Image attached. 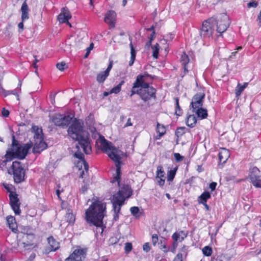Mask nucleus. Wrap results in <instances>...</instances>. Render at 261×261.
Wrapping results in <instances>:
<instances>
[{
	"mask_svg": "<svg viewBox=\"0 0 261 261\" xmlns=\"http://www.w3.org/2000/svg\"><path fill=\"white\" fill-rule=\"evenodd\" d=\"M96 144L116 164V174L114 177L112 182H117L119 187V189L117 193L113 195L111 202L113 203L114 212V219L116 221L118 219V214L124 201L128 198L132 194V191L128 185L120 183L121 160L123 156L127 155L126 153L115 147L111 142L106 140L103 137H99L96 141Z\"/></svg>",
	"mask_w": 261,
	"mask_h": 261,
	"instance_id": "f257e3e1",
	"label": "nucleus"
},
{
	"mask_svg": "<svg viewBox=\"0 0 261 261\" xmlns=\"http://www.w3.org/2000/svg\"><path fill=\"white\" fill-rule=\"evenodd\" d=\"M84 122L82 120L75 119L69 126L67 132L69 136L78 142L83 151L90 154L91 147L88 137V133L84 130Z\"/></svg>",
	"mask_w": 261,
	"mask_h": 261,
	"instance_id": "f03ea898",
	"label": "nucleus"
},
{
	"mask_svg": "<svg viewBox=\"0 0 261 261\" xmlns=\"http://www.w3.org/2000/svg\"><path fill=\"white\" fill-rule=\"evenodd\" d=\"M106 205L100 201L93 202L85 212V220L97 227L103 226L102 220L106 215Z\"/></svg>",
	"mask_w": 261,
	"mask_h": 261,
	"instance_id": "7ed1b4c3",
	"label": "nucleus"
},
{
	"mask_svg": "<svg viewBox=\"0 0 261 261\" xmlns=\"http://www.w3.org/2000/svg\"><path fill=\"white\" fill-rule=\"evenodd\" d=\"M150 76L148 74L138 75L132 88L130 96L138 94L141 98L146 101L154 96L155 89L148 86L147 82Z\"/></svg>",
	"mask_w": 261,
	"mask_h": 261,
	"instance_id": "20e7f679",
	"label": "nucleus"
},
{
	"mask_svg": "<svg viewBox=\"0 0 261 261\" xmlns=\"http://www.w3.org/2000/svg\"><path fill=\"white\" fill-rule=\"evenodd\" d=\"M32 132L34 133L33 152L39 153L47 147V144L43 141L42 129L37 126H33Z\"/></svg>",
	"mask_w": 261,
	"mask_h": 261,
	"instance_id": "39448f33",
	"label": "nucleus"
},
{
	"mask_svg": "<svg viewBox=\"0 0 261 261\" xmlns=\"http://www.w3.org/2000/svg\"><path fill=\"white\" fill-rule=\"evenodd\" d=\"M8 172L13 174L14 181L17 183H19L24 179V170L19 162H13Z\"/></svg>",
	"mask_w": 261,
	"mask_h": 261,
	"instance_id": "423d86ee",
	"label": "nucleus"
},
{
	"mask_svg": "<svg viewBox=\"0 0 261 261\" xmlns=\"http://www.w3.org/2000/svg\"><path fill=\"white\" fill-rule=\"evenodd\" d=\"M77 151H75L74 156L80 159L76 165V168L79 171V174L82 178L84 177L85 172H87L88 170V165L83 159V154L80 150V147L76 144Z\"/></svg>",
	"mask_w": 261,
	"mask_h": 261,
	"instance_id": "0eeeda50",
	"label": "nucleus"
},
{
	"mask_svg": "<svg viewBox=\"0 0 261 261\" xmlns=\"http://www.w3.org/2000/svg\"><path fill=\"white\" fill-rule=\"evenodd\" d=\"M248 179L254 187L261 188V171L256 167L249 168Z\"/></svg>",
	"mask_w": 261,
	"mask_h": 261,
	"instance_id": "6e6552de",
	"label": "nucleus"
},
{
	"mask_svg": "<svg viewBox=\"0 0 261 261\" xmlns=\"http://www.w3.org/2000/svg\"><path fill=\"white\" fill-rule=\"evenodd\" d=\"M216 19L211 18L204 21L200 31V35L203 37L211 36L214 30V25L216 24Z\"/></svg>",
	"mask_w": 261,
	"mask_h": 261,
	"instance_id": "1a4fd4ad",
	"label": "nucleus"
},
{
	"mask_svg": "<svg viewBox=\"0 0 261 261\" xmlns=\"http://www.w3.org/2000/svg\"><path fill=\"white\" fill-rule=\"evenodd\" d=\"M230 23L228 16L225 14H221L216 20V24L217 27V32L220 34L224 32L229 25Z\"/></svg>",
	"mask_w": 261,
	"mask_h": 261,
	"instance_id": "9d476101",
	"label": "nucleus"
},
{
	"mask_svg": "<svg viewBox=\"0 0 261 261\" xmlns=\"http://www.w3.org/2000/svg\"><path fill=\"white\" fill-rule=\"evenodd\" d=\"M72 120V117L69 115H64L56 114L52 118V121L55 125L60 126H67Z\"/></svg>",
	"mask_w": 261,
	"mask_h": 261,
	"instance_id": "9b49d317",
	"label": "nucleus"
},
{
	"mask_svg": "<svg viewBox=\"0 0 261 261\" xmlns=\"http://www.w3.org/2000/svg\"><path fill=\"white\" fill-rule=\"evenodd\" d=\"M204 97L205 94L203 93H199L194 96L191 103L192 111L202 107Z\"/></svg>",
	"mask_w": 261,
	"mask_h": 261,
	"instance_id": "f8f14e48",
	"label": "nucleus"
},
{
	"mask_svg": "<svg viewBox=\"0 0 261 261\" xmlns=\"http://www.w3.org/2000/svg\"><path fill=\"white\" fill-rule=\"evenodd\" d=\"M85 251L84 249H75L73 253L66 259L65 261H82L85 258Z\"/></svg>",
	"mask_w": 261,
	"mask_h": 261,
	"instance_id": "ddd939ff",
	"label": "nucleus"
},
{
	"mask_svg": "<svg viewBox=\"0 0 261 261\" xmlns=\"http://www.w3.org/2000/svg\"><path fill=\"white\" fill-rule=\"evenodd\" d=\"M10 200L11 206L16 215H19L20 213V203L17 198V195L14 193H10Z\"/></svg>",
	"mask_w": 261,
	"mask_h": 261,
	"instance_id": "4468645a",
	"label": "nucleus"
},
{
	"mask_svg": "<svg viewBox=\"0 0 261 261\" xmlns=\"http://www.w3.org/2000/svg\"><path fill=\"white\" fill-rule=\"evenodd\" d=\"M104 21L109 25L110 29L114 28L116 21L115 12L113 10L108 11L105 15Z\"/></svg>",
	"mask_w": 261,
	"mask_h": 261,
	"instance_id": "2eb2a0df",
	"label": "nucleus"
},
{
	"mask_svg": "<svg viewBox=\"0 0 261 261\" xmlns=\"http://www.w3.org/2000/svg\"><path fill=\"white\" fill-rule=\"evenodd\" d=\"M71 17L69 11L67 9H63L62 12L59 15L58 19L60 23H66L71 27V25L68 21Z\"/></svg>",
	"mask_w": 261,
	"mask_h": 261,
	"instance_id": "dca6fc26",
	"label": "nucleus"
},
{
	"mask_svg": "<svg viewBox=\"0 0 261 261\" xmlns=\"http://www.w3.org/2000/svg\"><path fill=\"white\" fill-rule=\"evenodd\" d=\"M35 237L33 233H24L22 236V243L24 247L28 246H32L33 245V241L34 240Z\"/></svg>",
	"mask_w": 261,
	"mask_h": 261,
	"instance_id": "f3484780",
	"label": "nucleus"
},
{
	"mask_svg": "<svg viewBox=\"0 0 261 261\" xmlns=\"http://www.w3.org/2000/svg\"><path fill=\"white\" fill-rule=\"evenodd\" d=\"M230 156L229 151L225 148H220L219 151V159L222 163H225Z\"/></svg>",
	"mask_w": 261,
	"mask_h": 261,
	"instance_id": "a211bd4d",
	"label": "nucleus"
},
{
	"mask_svg": "<svg viewBox=\"0 0 261 261\" xmlns=\"http://www.w3.org/2000/svg\"><path fill=\"white\" fill-rule=\"evenodd\" d=\"M21 19L22 21H24L29 18V7L26 3V1H24L21 8Z\"/></svg>",
	"mask_w": 261,
	"mask_h": 261,
	"instance_id": "6ab92c4d",
	"label": "nucleus"
},
{
	"mask_svg": "<svg viewBox=\"0 0 261 261\" xmlns=\"http://www.w3.org/2000/svg\"><path fill=\"white\" fill-rule=\"evenodd\" d=\"M86 124L88 127L91 133L95 135L96 134V130L94 126V122L93 120V117L92 116H90L86 119Z\"/></svg>",
	"mask_w": 261,
	"mask_h": 261,
	"instance_id": "aec40b11",
	"label": "nucleus"
},
{
	"mask_svg": "<svg viewBox=\"0 0 261 261\" xmlns=\"http://www.w3.org/2000/svg\"><path fill=\"white\" fill-rule=\"evenodd\" d=\"M7 222L9 228L13 231H14L16 230L17 227V223L15 221V219L12 216H9L7 217Z\"/></svg>",
	"mask_w": 261,
	"mask_h": 261,
	"instance_id": "412c9836",
	"label": "nucleus"
},
{
	"mask_svg": "<svg viewBox=\"0 0 261 261\" xmlns=\"http://www.w3.org/2000/svg\"><path fill=\"white\" fill-rule=\"evenodd\" d=\"M186 237L187 234L182 231L175 232L172 235V238L175 242H181Z\"/></svg>",
	"mask_w": 261,
	"mask_h": 261,
	"instance_id": "4be33fe9",
	"label": "nucleus"
},
{
	"mask_svg": "<svg viewBox=\"0 0 261 261\" xmlns=\"http://www.w3.org/2000/svg\"><path fill=\"white\" fill-rule=\"evenodd\" d=\"M48 243L50 247V251H56L59 247V244L57 242L53 237L48 238Z\"/></svg>",
	"mask_w": 261,
	"mask_h": 261,
	"instance_id": "5701e85b",
	"label": "nucleus"
},
{
	"mask_svg": "<svg viewBox=\"0 0 261 261\" xmlns=\"http://www.w3.org/2000/svg\"><path fill=\"white\" fill-rule=\"evenodd\" d=\"M193 112L195 113L197 116L201 119L206 118L207 116L206 110L203 109L202 107L199 108Z\"/></svg>",
	"mask_w": 261,
	"mask_h": 261,
	"instance_id": "b1692460",
	"label": "nucleus"
},
{
	"mask_svg": "<svg viewBox=\"0 0 261 261\" xmlns=\"http://www.w3.org/2000/svg\"><path fill=\"white\" fill-rule=\"evenodd\" d=\"M156 132L159 134L157 139H159L166 133V129L165 126L163 124L158 123L156 125Z\"/></svg>",
	"mask_w": 261,
	"mask_h": 261,
	"instance_id": "393cba45",
	"label": "nucleus"
},
{
	"mask_svg": "<svg viewBox=\"0 0 261 261\" xmlns=\"http://www.w3.org/2000/svg\"><path fill=\"white\" fill-rule=\"evenodd\" d=\"M109 74L107 73L105 71L100 72L97 74L96 76V80L97 82L99 83H102L109 76Z\"/></svg>",
	"mask_w": 261,
	"mask_h": 261,
	"instance_id": "a878e982",
	"label": "nucleus"
},
{
	"mask_svg": "<svg viewBox=\"0 0 261 261\" xmlns=\"http://www.w3.org/2000/svg\"><path fill=\"white\" fill-rule=\"evenodd\" d=\"M197 122L196 117L194 115H190L187 119V124L188 126L193 127L195 126Z\"/></svg>",
	"mask_w": 261,
	"mask_h": 261,
	"instance_id": "bb28decb",
	"label": "nucleus"
},
{
	"mask_svg": "<svg viewBox=\"0 0 261 261\" xmlns=\"http://www.w3.org/2000/svg\"><path fill=\"white\" fill-rule=\"evenodd\" d=\"M189 62V59L188 56L184 53L181 57V62L184 66V69L185 71H188V64Z\"/></svg>",
	"mask_w": 261,
	"mask_h": 261,
	"instance_id": "cd10ccee",
	"label": "nucleus"
},
{
	"mask_svg": "<svg viewBox=\"0 0 261 261\" xmlns=\"http://www.w3.org/2000/svg\"><path fill=\"white\" fill-rule=\"evenodd\" d=\"M177 170V167L170 169L167 172V180L171 181L174 179Z\"/></svg>",
	"mask_w": 261,
	"mask_h": 261,
	"instance_id": "c85d7f7f",
	"label": "nucleus"
},
{
	"mask_svg": "<svg viewBox=\"0 0 261 261\" xmlns=\"http://www.w3.org/2000/svg\"><path fill=\"white\" fill-rule=\"evenodd\" d=\"M211 197V195L208 192H204L198 198L199 203H205L208 199Z\"/></svg>",
	"mask_w": 261,
	"mask_h": 261,
	"instance_id": "c756f323",
	"label": "nucleus"
},
{
	"mask_svg": "<svg viewBox=\"0 0 261 261\" xmlns=\"http://www.w3.org/2000/svg\"><path fill=\"white\" fill-rule=\"evenodd\" d=\"M130 60L128 63V65L129 66H132L133 65L135 60L136 51H135V50L132 43L130 44Z\"/></svg>",
	"mask_w": 261,
	"mask_h": 261,
	"instance_id": "7c9ffc66",
	"label": "nucleus"
},
{
	"mask_svg": "<svg viewBox=\"0 0 261 261\" xmlns=\"http://www.w3.org/2000/svg\"><path fill=\"white\" fill-rule=\"evenodd\" d=\"M65 219L69 224H73L75 219L74 215L69 210L68 211L66 215Z\"/></svg>",
	"mask_w": 261,
	"mask_h": 261,
	"instance_id": "2f4dec72",
	"label": "nucleus"
},
{
	"mask_svg": "<svg viewBox=\"0 0 261 261\" xmlns=\"http://www.w3.org/2000/svg\"><path fill=\"white\" fill-rule=\"evenodd\" d=\"M156 179H158L159 178H165V172L163 170V168L162 166H159L157 167L156 172Z\"/></svg>",
	"mask_w": 261,
	"mask_h": 261,
	"instance_id": "473e14b6",
	"label": "nucleus"
},
{
	"mask_svg": "<svg viewBox=\"0 0 261 261\" xmlns=\"http://www.w3.org/2000/svg\"><path fill=\"white\" fill-rule=\"evenodd\" d=\"M124 81H122L117 86L114 87L110 90V94L118 93L121 91V87L124 84Z\"/></svg>",
	"mask_w": 261,
	"mask_h": 261,
	"instance_id": "72a5a7b5",
	"label": "nucleus"
},
{
	"mask_svg": "<svg viewBox=\"0 0 261 261\" xmlns=\"http://www.w3.org/2000/svg\"><path fill=\"white\" fill-rule=\"evenodd\" d=\"M203 254L207 256H210L212 255L213 250L211 247L206 246L203 248L202 250Z\"/></svg>",
	"mask_w": 261,
	"mask_h": 261,
	"instance_id": "f704fd0d",
	"label": "nucleus"
},
{
	"mask_svg": "<svg viewBox=\"0 0 261 261\" xmlns=\"http://www.w3.org/2000/svg\"><path fill=\"white\" fill-rule=\"evenodd\" d=\"M152 49L153 50V57L157 59L158 57L159 50V45L158 44H156L155 45L152 47Z\"/></svg>",
	"mask_w": 261,
	"mask_h": 261,
	"instance_id": "c9c22d12",
	"label": "nucleus"
},
{
	"mask_svg": "<svg viewBox=\"0 0 261 261\" xmlns=\"http://www.w3.org/2000/svg\"><path fill=\"white\" fill-rule=\"evenodd\" d=\"M244 90L243 87H242L241 84L239 83L235 90L236 97H239Z\"/></svg>",
	"mask_w": 261,
	"mask_h": 261,
	"instance_id": "e433bc0d",
	"label": "nucleus"
},
{
	"mask_svg": "<svg viewBox=\"0 0 261 261\" xmlns=\"http://www.w3.org/2000/svg\"><path fill=\"white\" fill-rule=\"evenodd\" d=\"M130 211L132 215L135 216V217H139V208L137 206L132 207L130 209Z\"/></svg>",
	"mask_w": 261,
	"mask_h": 261,
	"instance_id": "4c0bfd02",
	"label": "nucleus"
},
{
	"mask_svg": "<svg viewBox=\"0 0 261 261\" xmlns=\"http://www.w3.org/2000/svg\"><path fill=\"white\" fill-rule=\"evenodd\" d=\"M66 64L64 62L58 63L56 65L57 68L60 71H63L66 67Z\"/></svg>",
	"mask_w": 261,
	"mask_h": 261,
	"instance_id": "58836bf2",
	"label": "nucleus"
},
{
	"mask_svg": "<svg viewBox=\"0 0 261 261\" xmlns=\"http://www.w3.org/2000/svg\"><path fill=\"white\" fill-rule=\"evenodd\" d=\"M185 127H179L176 129V134L177 137L181 136L185 133Z\"/></svg>",
	"mask_w": 261,
	"mask_h": 261,
	"instance_id": "ea45409f",
	"label": "nucleus"
},
{
	"mask_svg": "<svg viewBox=\"0 0 261 261\" xmlns=\"http://www.w3.org/2000/svg\"><path fill=\"white\" fill-rule=\"evenodd\" d=\"M132 249V245L130 243H126L125 245V251L126 253L129 252Z\"/></svg>",
	"mask_w": 261,
	"mask_h": 261,
	"instance_id": "a19ab883",
	"label": "nucleus"
},
{
	"mask_svg": "<svg viewBox=\"0 0 261 261\" xmlns=\"http://www.w3.org/2000/svg\"><path fill=\"white\" fill-rule=\"evenodd\" d=\"M174 156L177 162H180L184 159V156H181L179 153H175Z\"/></svg>",
	"mask_w": 261,
	"mask_h": 261,
	"instance_id": "79ce46f5",
	"label": "nucleus"
},
{
	"mask_svg": "<svg viewBox=\"0 0 261 261\" xmlns=\"http://www.w3.org/2000/svg\"><path fill=\"white\" fill-rule=\"evenodd\" d=\"M257 5H258V3H257V2H256L255 1L251 2L248 4V7L249 8H250V7L256 8L257 6Z\"/></svg>",
	"mask_w": 261,
	"mask_h": 261,
	"instance_id": "37998d69",
	"label": "nucleus"
},
{
	"mask_svg": "<svg viewBox=\"0 0 261 261\" xmlns=\"http://www.w3.org/2000/svg\"><path fill=\"white\" fill-rule=\"evenodd\" d=\"M158 241V237L156 234H153L152 236V242L154 246H155Z\"/></svg>",
	"mask_w": 261,
	"mask_h": 261,
	"instance_id": "c03bdc74",
	"label": "nucleus"
},
{
	"mask_svg": "<svg viewBox=\"0 0 261 261\" xmlns=\"http://www.w3.org/2000/svg\"><path fill=\"white\" fill-rule=\"evenodd\" d=\"M182 254L181 253H178L173 261H182Z\"/></svg>",
	"mask_w": 261,
	"mask_h": 261,
	"instance_id": "a18cd8bd",
	"label": "nucleus"
},
{
	"mask_svg": "<svg viewBox=\"0 0 261 261\" xmlns=\"http://www.w3.org/2000/svg\"><path fill=\"white\" fill-rule=\"evenodd\" d=\"M165 178H159L158 179H156L157 180V182L158 183V184L160 186H163L164 184H165Z\"/></svg>",
	"mask_w": 261,
	"mask_h": 261,
	"instance_id": "49530a36",
	"label": "nucleus"
},
{
	"mask_svg": "<svg viewBox=\"0 0 261 261\" xmlns=\"http://www.w3.org/2000/svg\"><path fill=\"white\" fill-rule=\"evenodd\" d=\"M143 248L144 251L148 252L150 250L149 244L148 243H145L143 246Z\"/></svg>",
	"mask_w": 261,
	"mask_h": 261,
	"instance_id": "de8ad7c7",
	"label": "nucleus"
},
{
	"mask_svg": "<svg viewBox=\"0 0 261 261\" xmlns=\"http://www.w3.org/2000/svg\"><path fill=\"white\" fill-rule=\"evenodd\" d=\"M2 115L5 117H8L9 115V111L5 108H3L2 110Z\"/></svg>",
	"mask_w": 261,
	"mask_h": 261,
	"instance_id": "09e8293b",
	"label": "nucleus"
},
{
	"mask_svg": "<svg viewBox=\"0 0 261 261\" xmlns=\"http://www.w3.org/2000/svg\"><path fill=\"white\" fill-rule=\"evenodd\" d=\"M113 66V61H111L110 62L109 65L108 67H107V69L105 70V71L108 73L109 74L110 71H111Z\"/></svg>",
	"mask_w": 261,
	"mask_h": 261,
	"instance_id": "8fccbe9b",
	"label": "nucleus"
},
{
	"mask_svg": "<svg viewBox=\"0 0 261 261\" xmlns=\"http://www.w3.org/2000/svg\"><path fill=\"white\" fill-rule=\"evenodd\" d=\"M216 186H217V183L215 182H213L210 184V188L212 190V191H214L215 189Z\"/></svg>",
	"mask_w": 261,
	"mask_h": 261,
	"instance_id": "3c124183",
	"label": "nucleus"
},
{
	"mask_svg": "<svg viewBox=\"0 0 261 261\" xmlns=\"http://www.w3.org/2000/svg\"><path fill=\"white\" fill-rule=\"evenodd\" d=\"M62 192L63 189H62L61 190H60V187H59L56 190V194L59 199L60 198V195L61 193Z\"/></svg>",
	"mask_w": 261,
	"mask_h": 261,
	"instance_id": "603ef678",
	"label": "nucleus"
},
{
	"mask_svg": "<svg viewBox=\"0 0 261 261\" xmlns=\"http://www.w3.org/2000/svg\"><path fill=\"white\" fill-rule=\"evenodd\" d=\"M132 125H133V124L131 122V119H130V118H128L127 120L126 123L124 125V127H127V126H132Z\"/></svg>",
	"mask_w": 261,
	"mask_h": 261,
	"instance_id": "864d4df0",
	"label": "nucleus"
},
{
	"mask_svg": "<svg viewBox=\"0 0 261 261\" xmlns=\"http://www.w3.org/2000/svg\"><path fill=\"white\" fill-rule=\"evenodd\" d=\"M94 44L93 43H91L90 46L87 48V51L90 52V51L93 48Z\"/></svg>",
	"mask_w": 261,
	"mask_h": 261,
	"instance_id": "5fc2aeb1",
	"label": "nucleus"
},
{
	"mask_svg": "<svg viewBox=\"0 0 261 261\" xmlns=\"http://www.w3.org/2000/svg\"><path fill=\"white\" fill-rule=\"evenodd\" d=\"M175 100H176V110H179V109H180V108H179V103H178V99L176 98H175Z\"/></svg>",
	"mask_w": 261,
	"mask_h": 261,
	"instance_id": "6e6d98bb",
	"label": "nucleus"
},
{
	"mask_svg": "<svg viewBox=\"0 0 261 261\" xmlns=\"http://www.w3.org/2000/svg\"><path fill=\"white\" fill-rule=\"evenodd\" d=\"M175 114H176L177 116H180V115H181V112L180 109H179V110H175Z\"/></svg>",
	"mask_w": 261,
	"mask_h": 261,
	"instance_id": "4d7b16f0",
	"label": "nucleus"
},
{
	"mask_svg": "<svg viewBox=\"0 0 261 261\" xmlns=\"http://www.w3.org/2000/svg\"><path fill=\"white\" fill-rule=\"evenodd\" d=\"M18 27L19 28V29H23V21L22 22H20L18 25Z\"/></svg>",
	"mask_w": 261,
	"mask_h": 261,
	"instance_id": "13d9d810",
	"label": "nucleus"
},
{
	"mask_svg": "<svg viewBox=\"0 0 261 261\" xmlns=\"http://www.w3.org/2000/svg\"><path fill=\"white\" fill-rule=\"evenodd\" d=\"M257 20L258 21V23L260 26H261V14H259L258 16Z\"/></svg>",
	"mask_w": 261,
	"mask_h": 261,
	"instance_id": "bf43d9fd",
	"label": "nucleus"
},
{
	"mask_svg": "<svg viewBox=\"0 0 261 261\" xmlns=\"http://www.w3.org/2000/svg\"><path fill=\"white\" fill-rule=\"evenodd\" d=\"M87 190V187L86 186H84L82 187L81 190L83 192H85Z\"/></svg>",
	"mask_w": 261,
	"mask_h": 261,
	"instance_id": "052dcab7",
	"label": "nucleus"
},
{
	"mask_svg": "<svg viewBox=\"0 0 261 261\" xmlns=\"http://www.w3.org/2000/svg\"><path fill=\"white\" fill-rule=\"evenodd\" d=\"M201 204H203L205 208L207 210H209V206H208V205L206 204V203L205 202V203H201Z\"/></svg>",
	"mask_w": 261,
	"mask_h": 261,
	"instance_id": "680f3d73",
	"label": "nucleus"
},
{
	"mask_svg": "<svg viewBox=\"0 0 261 261\" xmlns=\"http://www.w3.org/2000/svg\"><path fill=\"white\" fill-rule=\"evenodd\" d=\"M248 86V83H244L243 85H241L242 87H243V89H245Z\"/></svg>",
	"mask_w": 261,
	"mask_h": 261,
	"instance_id": "e2e57ef3",
	"label": "nucleus"
},
{
	"mask_svg": "<svg viewBox=\"0 0 261 261\" xmlns=\"http://www.w3.org/2000/svg\"><path fill=\"white\" fill-rule=\"evenodd\" d=\"M38 62V60L37 59H35V62L33 64V66L34 68H36L37 67V66L36 65L37 62Z\"/></svg>",
	"mask_w": 261,
	"mask_h": 261,
	"instance_id": "0e129e2a",
	"label": "nucleus"
},
{
	"mask_svg": "<svg viewBox=\"0 0 261 261\" xmlns=\"http://www.w3.org/2000/svg\"><path fill=\"white\" fill-rule=\"evenodd\" d=\"M126 3H127V0H123L122 1V6L123 7L125 6L126 5Z\"/></svg>",
	"mask_w": 261,
	"mask_h": 261,
	"instance_id": "69168bd1",
	"label": "nucleus"
},
{
	"mask_svg": "<svg viewBox=\"0 0 261 261\" xmlns=\"http://www.w3.org/2000/svg\"><path fill=\"white\" fill-rule=\"evenodd\" d=\"M237 54V51H234L231 53V55L229 57L230 58H232V56H234Z\"/></svg>",
	"mask_w": 261,
	"mask_h": 261,
	"instance_id": "338daca9",
	"label": "nucleus"
},
{
	"mask_svg": "<svg viewBox=\"0 0 261 261\" xmlns=\"http://www.w3.org/2000/svg\"><path fill=\"white\" fill-rule=\"evenodd\" d=\"M110 94V92H105L103 93V95H104L105 96H108V95L109 94Z\"/></svg>",
	"mask_w": 261,
	"mask_h": 261,
	"instance_id": "774afa93",
	"label": "nucleus"
}]
</instances>
